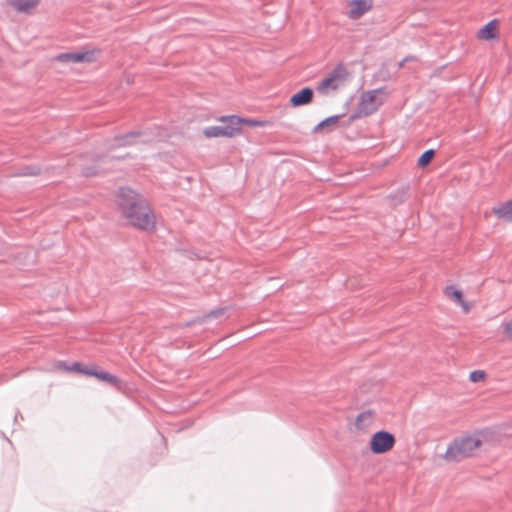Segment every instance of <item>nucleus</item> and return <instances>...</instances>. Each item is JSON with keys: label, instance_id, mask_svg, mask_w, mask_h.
Masks as SVG:
<instances>
[{"label": "nucleus", "instance_id": "obj_12", "mask_svg": "<svg viewBox=\"0 0 512 512\" xmlns=\"http://www.w3.org/2000/svg\"><path fill=\"white\" fill-rule=\"evenodd\" d=\"M313 91L310 88H303L290 98V104L294 107L306 105L312 102Z\"/></svg>", "mask_w": 512, "mask_h": 512}, {"label": "nucleus", "instance_id": "obj_22", "mask_svg": "<svg viewBox=\"0 0 512 512\" xmlns=\"http://www.w3.org/2000/svg\"><path fill=\"white\" fill-rule=\"evenodd\" d=\"M503 330L508 337L512 338V319L503 324Z\"/></svg>", "mask_w": 512, "mask_h": 512}, {"label": "nucleus", "instance_id": "obj_4", "mask_svg": "<svg viewBox=\"0 0 512 512\" xmlns=\"http://www.w3.org/2000/svg\"><path fill=\"white\" fill-rule=\"evenodd\" d=\"M348 79V72L344 67H337L324 77L317 85L316 90L320 94L330 95L342 89Z\"/></svg>", "mask_w": 512, "mask_h": 512}, {"label": "nucleus", "instance_id": "obj_8", "mask_svg": "<svg viewBox=\"0 0 512 512\" xmlns=\"http://www.w3.org/2000/svg\"><path fill=\"white\" fill-rule=\"evenodd\" d=\"M83 375L95 377L99 381L108 383L116 388L120 387L121 381L119 378L113 374H110L104 370H101L95 366L93 367H86L84 368Z\"/></svg>", "mask_w": 512, "mask_h": 512}, {"label": "nucleus", "instance_id": "obj_2", "mask_svg": "<svg viewBox=\"0 0 512 512\" xmlns=\"http://www.w3.org/2000/svg\"><path fill=\"white\" fill-rule=\"evenodd\" d=\"M487 439V433L476 431L454 438L446 448L443 459L447 462H460L476 455Z\"/></svg>", "mask_w": 512, "mask_h": 512}, {"label": "nucleus", "instance_id": "obj_15", "mask_svg": "<svg viewBox=\"0 0 512 512\" xmlns=\"http://www.w3.org/2000/svg\"><path fill=\"white\" fill-rule=\"evenodd\" d=\"M40 0H9V4L19 12L29 13L34 10Z\"/></svg>", "mask_w": 512, "mask_h": 512}, {"label": "nucleus", "instance_id": "obj_9", "mask_svg": "<svg viewBox=\"0 0 512 512\" xmlns=\"http://www.w3.org/2000/svg\"><path fill=\"white\" fill-rule=\"evenodd\" d=\"M57 61L62 63H83L92 62L94 60L93 51H77L59 54L56 57Z\"/></svg>", "mask_w": 512, "mask_h": 512}, {"label": "nucleus", "instance_id": "obj_5", "mask_svg": "<svg viewBox=\"0 0 512 512\" xmlns=\"http://www.w3.org/2000/svg\"><path fill=\"white\" fill-rule=\"evenodd\" d=\"M395 436L388 431H378L371 436L369 448L374 454H385L395 445Z\"/></svg>", "mask_w": 512, "mask_h": 512}, {"label": "nucleus", "instance_id": "obj_14", "mask_svg": "<svg viewBox=\"0 0 512 512\" xmlns=\"http://www.w3.org/2000/svg\"><path fill=\"white\" fill-rule=\"evenodd\" d=\"M84 368L80 362H73L72 364H68L64 361H58L53 364L54 371H62V372H72V373H84Z\"/></svg>", "mask_w": 512, "mask_h": 512}, {"label": "nucleus", "instance_id": "obj_10", "mask_svg": "<svg viewBox=\"0 0 512 512\" xmlns=\"http://www.w3.org/2000/svg\"><path fill=\"white\" fill-rule=\"evenodd\" d=\"M219 121L224 123L223 130L225 131L226 138H233L242 133L241 117L238 116H222Z\"/></svg>", "mask_w": 512, "mask_h": 512}, {"label": "nucleus", "instance_id": "obj_16", "mask_svg": "<svg viewBox=\"0 0 512 512\" xmlns=\"http://www.w3.org/2000/svg\"><path fill=\"white\" fill-rule=\"evenodd\" d=\"M494 214L505 221H512V200L493 210Z\"/></svg>", "mask_w": 512, "mask_h": 512}, {"label": "nucleus", "instance_id": "obj_6", "mask_svg": "<svg viewBox=\"0 0 512 512\" xmlns=\"http://www.w3.org/2000/svg\"><path fill=\"white\" fill-rule=\"evenodd\" d=\"M373 0H347L346 16L350 20H358L373 9Z\"/></svg>", "mask_w": 512, "mask_h": 512}, {"label": "nucleus", "instance_id": "obj_3", "mask_svg": "<svg viewBox=\"0 0 512 512\" xmlns=\"http://www.w3.org/2000/svg\"><path fill=\"white\" fill-rule=\"evenodd\" d=\"M388 92L385 88L365 91L358 103V115L368 116L376 112L386 101Z\"/></svg>", "mask_w": 512, "mask_h": 512}, {"label": "nucleus", "instance_id": "obj_13", "mask_svg": "<svg viewBox=\"0 0 512 512\" xmlns=\"http://www.w3.org/2000/svg\"><path fill=\"white\" fill-rule=\"evenodd\" d=\"M498 35V22L497 20H492L488 22L485 26H483L477 32V39L479 40H492L496 38Z\"/></svg>", "mask_w": 512, "mask_h": 512}, {"label": "nucleus", "instance_id": "obj_17", "mask_svg": "<svg viewBox=\"0 0 512 512\" xmlns=\"http://www.w3.org/2000/svg\"><path fill=\"white\" fill-rule=\"evenodd\" d=\"M203 134L206 138H226L223 126H210L203 130Z\"/></svg>", "mask_w": 512, "mask_h": 512}, {"label": "nucleus", "instance_id": "obj_21", "mask_svg": "<svg viewBox=\"0 0 512 512\" xmlns=\"http://www.w3.org/2000/svg\"><path fill=\"white\" fill-rule=\"evenodd\" d=\"M338 122V117L337 116H333V117H329L325 120H323L321 123H319L317 125V127L315 128V130H321L323 129L325 126H328V125H336Z\"/></svg>", "mask_w": 512, "mask_h": 512}, {"label": "nucleus", "instance_id": "obj_1", "mask_svg": "<svg viewBox=\"0 0 512 512\" xmlns=\"http://www.w3.org/2000/svg\"><path fill=\"white\" fill-rule=\"evenodd\" d=\"M116 205L129 225L140 231H155L156 214L141 193L131 188H121L117 194Z\"/></svg>", "mask_w": 512, "mask_h": 512}, {"label": "nucleus", "instance_id": "obj_19", "mask_svg": "<svg viewBox=\"0 0 512 512\" xmlns=\"http://www.w3.org/2000/svg\"><path fill=\"white\" fill-rule=\"evenodd\" d=\"M435 152L434 150L430 149L425 151L418 159V165L420 167H426L432 159L434 158Z\"/></svg>", "mask_w": 512, "mask_h": 512}, {"label": "nucleus", "instance_id": "obj_18", "mask_svg": "<svg viewBox=\"0 0 512 512\" xmlns=\"http://www.w3.org/2000/svg\"><path fill=\"white\" fill-rule=\"evenodd\" d=\"M247 125L250 127H266L270 126L271 122L267 120H256V119H249V118H241V126Z\"/></svg>", "mask_w": 512, "mask_h": 512}, {"label": "nucleus", "instance_id": "obj_7", "mask_svg": "<svg viewBox=\"0 0 512 512\" xmlns=\"http://www.w3.org/2000/svg\"><path fill=\"white\" fill-rule=\"evenodd\" d=\"M445 298L458 305L464 313H469L473 308V303L468 301L463 290L457 285H448L443 289Z\"/></svg>", "mask_w": 512, "mask_h": 512}, {"label": "nucleus", "instance_id": "obj_11", "mask_svg": "<svg viewBox=\"0 0 512 512\" xmlns=\"http://www.w3.org/2000/svg\"><path fill=\"white\" fill-rule=\"evenodd\" d=\"M375 420V412L372 410H367L360 413L355 419V427L359 431L368 430Z\"/></svg>", "mask_w": 512, "mask_h": 512}, {"label": "nucleus", "instance_id": "obj_20", "mask_svg": "<svg viewBox=\"0 0 512 512\" xmlns=\"http://www.w3.org/2000/svg\"><path fill=\"white\" fill-rule=\"evenodd\" d=\"M485 378H486V374L482 370H475V371L471 372L469 375V379L473 383L482 382L485 380Z\"/></svg>", "mask_w": 512, "mask_h": 512}]
</instances>
